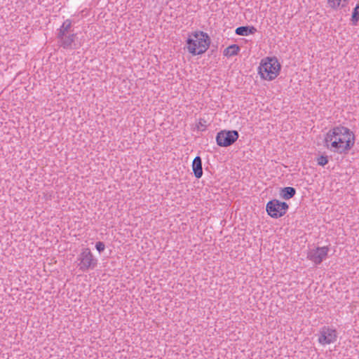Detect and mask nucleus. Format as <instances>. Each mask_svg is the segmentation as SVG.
Returning <instances> with one entry per match:
<instances>
[{"mask_svg": "<svg viewBox=\"0 0 359 359\" xmlns=\"http://www.w3.org/2000/svg\"><path fill=\"white\" fill-rule=\"evenodd\" d=\"M325 143V146L334 152L347 154L354 146L355 135L346 127L336 126L327 132Z\"/></svg>", "mask_w": 359, "mask_h": 359, "instance_id": "nucleus-1", "label": "nucleus"}, {"mask_svg": "<svg viewBox=\"0 0 359 359\" xmlns=\"http://www.w3.org/2000/svg\"><path fill=\"white\" fill-rule=\"evenodd\" d=\"M210 43L208 35L203 32H195L193 37L187 40V49L193 55L205 53L209 48Z\"/></svg>", "mask_w": 359, "mask_h": 359, "instance_id": "nucleus-2", "label": "nucleus"}, {"mask_svg": "<svg viewBox=\"0 0 359 359\" xmlns=\"http://www.w3.org/2000/svg\"><path fill=\"white\" fill-rule=\"evenodd\" d=\"M280 65L276 57H267L262 60L259 67V73L265 80L275 79L279 74Z\"/></svg>", "mask_w": 359, "mask_h": 359, "instance_id": "nucleus-3", "label": "nucleus"}, {"mask_svg": "<svg viewBox=\"0 0 359 359\" xmlns=\"http://www.w3.org/2000/svg\"><path fill=\"white\" fill-rule=\"evenodd\" d=\"M288 208L287 203L273 199L267 203L266 210L271 217L278 218L286 213Z\"/></svg>", "mask_w": 359, "mask_h": 359, "instance_id": "nucleus-4", "label": "nucleus"}, {"mask_svg": "<svg viewBox=\"0 0 359 359\" xmlns=\"http://www.w3.org/2000/svg\"><path fill=\"white\" fill-rule=\"evenodd\" d=\"M78 260L79 261V269L86 271L90 269H93L97 265V259L93 257L89 248H84L80 254Z\"/></svg>", "mask_w": 359, "mask_h": 359, "instance_id": "nucleus-5", "label": "nucleus"}, {"mask_svg": "<svg viewBox=\"0 0 359 359\" xmlns=\"http://www.w3.org/2000/svg\"><path fill=\"white\" fill-rule=\"evenodd\" d=\"M238 136L236 130H222L217 135V144L220 147L230 146L237 140Z\"/></svg>", "mask_w": 359, "mask_h": 359, "instance_id": "nucleus-6", "label": "nucleus"}, {"mask_svg": "<svg viewBox=\"0 0 359 359\" xmlns=\"http://www.w3.org/2000/svg\"><path fill=\"white\" fill-rule=\"evenodd\" d=\"M337 331L329 327L324 326L320 331L318 341L323 345L330 344L337 341Z\"/></svg>", "mask_w": 359, "mask_h": 359, "instance_id": "nucleus-7", "label": "nucleus"}, {"mask_svg": "<svg viewBox=\"0 0 359 359\" xmlns=\"http://www.w3.org/2000/svg\"><path fill=\"white\" fill-rule=\"evenodd\" d=\"M327 247L317 248L309 253L308 258L316 264H319L327 257Z\"/></svg>", "mask_w": 359, "mask_h": 359, "instance_id": "nucleus-8", "label": "nucleus"}, {"mask_svg": "<svg viewBox=\"0 0 359 359\" xmlns=\"http://www.w3.org/2000/svg\"><path fill=\"white\" fill-rule=\"evenodd\" d=\"M192 169L194 176L199 179L203 175L202 160L200 156L194 158L192 162Z\"/></svg>", "mask_w": 359, "mask_h": 359, "instance_id": "nucleus-9", "label": "nucleus"}, {"mask_svg": "<svg viewBox=\"0 0 359 359\" xmlns=\"http://www.w3.org/2000/svg\"><path fill=\"white\" fill-rule=\"evenodd\" d=\"M236 34L240 36H248L253 34L257 32V29L253 26H241L236 29Z\"/></svg>", "mask_w": 359, "mask_h": 359, "instance_id": "nucleus-10", "label": "nucleus"}, {"mask_svg": "<svg viewBox=\"0 0 359 359\" xmlns=\"http://www.w3.org/2000/svg\"><path fill=\"white\" fill-rule=\"evenodd\" d=\"M75 37L76 35L74 34H72L68 36L65 35L63 36V38H59L61 46L65 48H71L72 43L74 41Z\"/></svg>", "mask_w": 359, "mask_h": 359, "instance_id": "nucleus-11", "label": "nucleus"}, {"mask_svg": "<svg viewBox=\"0 0 359 359\" xmlns=\"http://www.w3.org/2000/svg\"><path fill=\"white\" fill-rule=\"evenodd\" d=\"M295 194L296 189L291 187H284L280 191L281 197L285 200L292 198Z\"/></svg>", "mask_w": 359, "mask_h": 359, "instance_id": "nucleus-12", "label": "nucleus"}, {"mask_svg": "<svg viewBox=\"0 0 359 359\" xmlns=\"http://www.w3.org/2000/svg\"><path fill=\"white\" fill-rule=\"evenodd\" d=\"M72 26V22L69 20H66L62 25L61 26L59 33H58V38H63V36L67 35V33L68 32L69 29L71 28Z\"/></svg>", "mask_w": 359, "mask_h": 359, "instance_id": "nucleus-13", "label": "nucleus"}, {"mask_svg": "<svg viewBox=\"0 0 359 359\" xmlns=\"http://www.w3.org/2000/svg\"><path fill=\"white\" fill-rule=\"evenodd\" d=\"M240 50V47L236 44H233L227 47L224 51V55L226 56H233L236 55Z\"/></svg>", "mask_w": 359, "mask_h": 359, "instance_id": "nucleus-14", "label": "nucleus"}, {"mask_svg": "<svg viewBox=\"0 0 359 359\" xmlns=\"http://www.w3.org/2000/svg\"><path fill=\"white\" fill-rule=\"evenodd\" d=\"M348 0H327L329 6L337 9L339 7H344L347 4Z\"/></svg>", "mask_w": 359, "mask_h": 359, "instance_id": "nucleus-15", "label": "nucleus"}, {"mask_svg": "<svg viewBox=\"0 0 359 359\" xmlns=\"http://www.w3.org/2000/svg\"><path fill=\"white\" fill-rule=\"evenodd\" d=\"M359 20V4L354 8L351 15L352 25H356Z\"/></svg>", "mask_w": 359, "mask_h": 359, "instance_id": "nucleus-16", "label": "nucleus"}, {"mask_svg": "<svg viewBox=\"0 0 359 359\" xmlns=\"http://www.w3.org/2000/svg\"><path fill=\"white\" fill-rule=\"evenodd\" d=\"M317 162L319 165L324 166L328 163V158L326 156H320L317 158Z\"/></svg>", "mask_w": 359, "mask_h": 359, "instance_id": "nucleus-17", "label": "nucleus"}, {"mask_svg": "<svg viewBox=\"0 0 359 359\" xmlns=\"http://www.w3.org/2000/svg\"><path fill=\"white\" fill-rule=\"evenodd\" d=\"M95 248L100 252H101L104 250L105 245L104 243L99 241L96 243Z\"/></svg>", "mask_w": 359, "mask_h": 359, "instance_id": "nucleus-18", "label": "nucleus"}]
</instances>
